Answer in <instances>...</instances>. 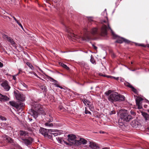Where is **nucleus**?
<instances>
[{
	"instance_id": "f257e3e1",
	"label": "nucleus",
	"mask_w": 149,
	"mask_h": 149,
	"mask_svg": "<svg viewBox=\"0 0 149 149\" xmlns=\"http://www.w3.org/2000/svg\"><path fill=\"white\" fill-rule=\"evenodd\" d=\"M101 23L103 24V25L101 29L100 32L102 36H105L107 34V31L109 29L111 30V33L113 36L115 38H118L116 42L120 43H122L123 42L126 43H129L130 41L123 38H120L114 33L111 28L109 26V23L106 20L101 21Z\"/></svg>"
},
{
	"instance_id": "f03ea898",
	"label": "nucleus",
	"mask_w": 149,
	"mask_h": 149,
	"mask_svg": "<svg viewBox=\"0 0 149 149\" xmlns=\"http://www.w3.org/2000/svg\"><path fill=\"white\" fill-rule=\"evenodd\" d=\"M85 32L84 35L83 37L79 35H76L74 34L72 35L71 36H73L75 38L81 39L82 40L89 41L92 39V36L96 35L98 32V29L96 27L92 28L89 31L87 28L84 29Z\"/></svg>"
},
{
	"instance_id": "7ed1b4c3",
	"label": "nucleus",
	"mask_w": 149,
	"mask_h": 149,
	"mask_svg": "<svg viewBox=\"0 0 149 149\" xmlns=\"http://www.w3.org/2000/svg\"><path fill=\"white\" fill-rule=\"evenodd\" d=\"M120 118L118 120V125L120 127L124 125L125 122H128L132 118V116L128 114L127 110H122L119 112Z\"/></svg>"
},
{
	"instance_id": "20e7f679",
	"label": "nucleus",
	"mask_w": 149,
	"mask_h": 149,
	"mask_svg": "<svg viewBox=\"0 0 149 149\" xmlns=\"http://www.w3.org/2000/svg\"><path fill=\"white\" fill-rule=\"evenodd\" d=\"M125 97L123 95L115 92L110 94L108 97L109 100L112 103L117 101H123L125 100Z\"/></svg>"
},
{
	"instance_id": "39448f33",
	"label": "nucleus",
	"mask_w": 149,
	"mask_h": 149,
	"mask_svg": "<svg viewBox=\"0 0 149 149\" xmlns=\"http://www.w3.org/2000/svg\"><path fill=\"white\" fill-rule=\"evenodd\" d=\"M20 138L22 141L27 146L31 144L33 141V139L30 137H28L27 139L21 137H20Z\"/></svg>"
},
{
	"instance_id": "423d86ee",
	"label": "nucleus",
	"mask_w": 149,
	"mask_h": 149,
	"mask_svg": "<svg viewBox=\"0 0 149 149\" xmlns=\"http://www.w3.org/2000/svg\"><path fill=\"white\" fill-rule=\"evenodd\" d=\"M87 143V141L83 138H80L79 140H75L74 144L77 146L80 145L82 144L85 145Z\"/></svg>"
},
{
	"instance_id": "0eeeda50",
	"label": "nucleus",
	"mask_w": 149,
	"mask_h": 149,
	"mask_svg": "<svg viewBox=\"0 0 149 149\" xmlns=\"http://www.w3.org/2000/svg\"><path fill=\"white\" fill-rule=\"evenodd\" d=\"M82 101L84 104L86 106L89 107V109L91 111H93L94 110L93 104H91V102L87 100H82Z\"/></svg>"
},
{
	"instance_id": "6e6552de",
	"label": "nucleus",
	"mask_w": 149,
	"mask_h": 149,
	"mask_svg": "<svg viewBox=\"0 0 149 149\" xmlns=\"http://www.w3.org/2000/svg\"><path fill=\"white\" fill-rule=\"evenodd\" d=\"M15 95L16 99L20 101H23L24 100V95L18 93H15Z\"/></svg>"
},
{
	"instance_id": "1a4fd4ad",
	"label": "nucleus",
	"mask_w": 149,
	"mask_h": 149,
	"mask_svg": "<svg viewBox=\"0 0 149 149\" xmlns=\"http://www.w3.org/2000/svg\"><path fill=\"white\" fill-rule=\"evenodd\" d=\"M89 146L92 149H99L98 145L93 141H89Z\"/></svg>"
},
{
	"instance_id": "9d476101",
	"label": "nucleus",
	"mask_w": 149,
	"mask_h": 149,
	"mask_svg": "<svg viewBox=\"0 0 149 149\" xmlns=\"http://www.w3.org/2000/svg\"><path fill=\"white\" fill-rule=\"evenodd\" d=\"M1 85L3 88L7 91H8L10 88V87L8 85V82L7 81L3 82L1 84Z\"/></svg>"
},
{
	"instance_id": "9b49d317",
	"label": "nucleus",
	"mask_w": 149,
	"mask_h": 149,
	"mask_svg": "<svg viewBox=\"0 0 149 149\" xmlns=\"http://www.w3.org/2000/svg\"><path fill=\"white\" fill-rule=\"evenodd\" d=\"M143 100L142 98L141 97H137L136 100V104L138 106V109H141L142 108L141 101Z\"/></svg>"
},
{
	"instance_id": "f8f14e48",
	"label": "nucleus",
	"mask_w": 149,
	"mask_h": 149,
	"mask_svg": "<svg viewBox=\"0 0 149 149\" xmlns=\"http://www.w3.org/2000/svg\"><path fill=\"white\" fill-rule=\"evenodd\" d=\"M68 141L74 144L75 140H77L75 139L76 138V136L72 134H69L68 135Z\"/></svg>"
},
{
	"instance_id": "ddd939ff",
	"label": "nucleus",
	"mask_w": 149,
	"mask_h": 149,
	"mask_svg": "<svg viewBox=\"0 0 149 149\" xmlns=\"http://www.w3.org/2000/svg\"><path fill=\"white\" fill-rule=\"evenodd\" d=\"M19 89L22 91L25 90L24 88H27V86L24 82L21 81L19 86Z\"/></svg>"
},
{
	"instance_id": "4468645a",
	"label": "nucleus",
	"mask_w": 149,
	"mask_h": 149,
	"mask_svg": "<svg viewBox=\"0 0 149 149\" xmlns=\"http://www.w3.org/2000/svg\"><path fill=\"white\" fill-rule=\"evenodd\" d=\"M19 135V139H21L20 137H23L22 136H29V133L28 132L23 131V130H20L18 134Z\"/></svg>"
},
{
	"instance_id": "2eb2a0df",
	"label": "nucleus",
	"mask_w": 149,
	"mask_h": 149,
	"mask_svg": "<svg viewBox=\"0 0 149 149\" xmlns=\"http://www.w3.org/2000/svg\"><path fill=\"white\" fill-rule=\"evenodd\" d=\"M48 130L44 128H41L39 130V132L45 136H46L48 135V133L47 132Z\"/></svg>"
},
{
	"instance_id": "dca6fc26",
	"label": "nucleus",
	"mask_w": 149,
	"mask_h": 149,
	"mask_svg": "<svg viewBox=\"0 0 149 149\" xmlns=\"http://www.w3.org/2000/svg\"><path fill=\"white\" fill-rule=\"evenodd\" d=\"M49 79L50 81L53 82L54 83V84L56 86L59 87L61 89L63 88V87L61 86H60L58 84V81L56 80H54V79L51 77H49Z\"/></svg>"
},
{
	"instance_id": "f3484780",
	"label": "nucleus",
	"mask_w": 149,
	"mask_h": 149,
	"mask_svg": "<svg viewBox=\"0 0 149 149\" xmlns=\"http://www.w3.org/2000/svg\"><path fill=\"white\" fill-rule=\"evenodd\" d=\"M58 132L57 130H48V132L49 133L53 135L54 137L57 136L58 135L60 134L58 132Z\"/></svg>"
},
{
	"instance_id": "a211bd4d",
	"label": "nucleus",
	"mask_w": 149,
	"mask_h": 149,
	"mask_svg": "<svg viewBox=\"0 0 149 149\" xmlns=\"http://www.w3.org/2000/svg\"><path fill=\"white\" fill-rule=\"evenodd\" d=\"M9 98L6 96H4L0 93V101L8 100Z\"/></svg>"
},
{
	"instance_id": "6ab92c4d",
	"label": "nucleus",
	"mask_w": 149,
	"mask_h": 149,
	"mask_svg": "<svg viewBox=\"0 0 149 149\" xmlns=\"http://www.w3.org/2000/svg\"><path fill=\"white\" fill-rule=\"evenodd\" d=\"M141 113L146 120H149V115L148 114L143 111H141Z\"/></svg>"
},
{
	"instance_id": "aec40b11",
	"label": "nucleus",
	"mask_w": 149,
	"mask_h": 149,
	"mask_svg": "<svg viewBox=\"0 0 149 149\" xmlns=\"http://www.w3.org/2000/svg\"><path fill=\"white\" fill-rule=\"evenodd\" d=\"M125 85L132 89V91L135 93H136L137 91L134 88L130 83H126Z\"/></svg>"
},
{
	"instance_id": "412c9836",
	"label": "nucleus",
	"mask_w": 149,
	"mask_h": 149,
	"mask_svg": "<svg viewBox=\"0 0 149 149\" xmlns=\"http://www.w3.org/2000/svg\"><path fill=\"white\" fill-rule=\"evenodd\" d=\"M30 114L35 118H36L38 117V113L36 111H35L31 110Z\"/></svg>"
},
{
	"instance_id": "4be33fe9",
	"label": "nucleus",
	"mask_w": 149,
	"mask_h": 149,
	"mask_svg": "<svg viewBox=\"0 0 149 149\" xmlns=\"http://www.w3.org/2000/svg\"><path fill=\"white\" fill-rule=\"evenodd\" d=\"M2 128L6 129L8 127V124L6 123H2L0 124Z\"/></svg>"
},
{
	"instance_id": "5701e85b",
	"label": "nucleus",
	"mask_w": 149,
	"mask_h": 149,
	"mask_svg": "<svg viewBox=\"0 0 149 149\" xmlns=\"http://www.w3.org/2000/svg\"><path fill=\"white\" fill-rule=\"evenodd\" d=\"M56 139L58 142L60 143H62L64 141L63 139L61 137H56Z\"/></svg>"
},
{
	"instance_id": "b1692460",
	"label": "nucleus",
	"mask_w": 149,
	"mask_h": 149,
	"mask_svg": "<svg viewBox=\"0 0 149 149\" xmlns=\"http://www.w3.org/2000/svg\"><path fill=\"white\" fill-rule=\"evenodd\" d=\"M8 41L10 42L11 44L13 46H14L15 45V43L14 42L13 40L10 38H8Z\"/></svg>"
},
{
	"instance_id": "393cba45",
	"label": "nucleus",
	"mask_w": 149,
	"mask_h": 149,
	"mask_svg": "<svg viewBox=\"0 0 149 149\" xmlns=\"http://www.w3.org/2000/svg\"><path fill=\"white\" fill-rule=\"evenodd\" d=\"M17 103L14 101H10L9 102L10 104L13 107H14L15 108L16 107H17Z\"/></svg>"
},
{
	"instance_id": "a878e982",
	"label": "nucleus",
	"mask_w": 149,
	"mask_h": 149,
	"mask_svg": "<svg viewBox=\"0 0 149 149\" xmlns=\"http://www.w3.org/2000/svg\"><path fill=\"white\" fill-rule=\"evenodd\" d=\"M60 65L61 66L63 67L66 69V70H68L69 69L68 67L66 65L64 64L63 63H60Z\"/></svg>"
},
{
	"instance_id": "bb28decb",
	"label": "nucleus",
	"mask_w": 149,
	"mask_h": 149,
	"mask_svg": "<svg viewBox=\"0 0 149 149\" xmlns=\"http://www.w3.org/2000/svg\"><path fill=\"white\" fill-rule=\"evenodd\" d=\"M23 149L19 145L17 144H15L14 146V148L12 149Z\"/></svg>"
},
{
	"instance_id": "cd10ccee",
	"label": "nucleus",
	"mask_w": 149,
	"mask_h": 149,
	"mask_svg": "<svg viewBox=\"0 0 149 149\" xmlns=\"http://www.w3.org/2000/svg\"><path fill=\"white\" fill-rule=\"evenodd\" d=\"M26 64L32 70H34L33 67L29 62H27Z\"/></svg>"
},
{
	"instance_id": "c85d7f7f",
	"label": "nucleus",
	"mask_w": 149,
	"mask_h": 149,
	"mask_svg": "<svg viewBox=\"0 0 149 149\" xmlns=\"http://www.w3.org/2000/svg\"><path fill=\"white\" fill-rule=\"evenodd\" d=\"M32 106H33V107L36 108L37 109H38L40 108L39 105L36 102L34 104H33Z\"/></svg>"
},
{
	"instance_id": "c756f323",
	"label": "nucleus",
	"mask_w": 149,
	"mask_h": 149,
	"mask_svg": "<svg viewBox=\"0 0 149 149\" xmlns=\"http://www.w3.org/2000/svg\"><path fill=\"white\" fill-rule=\"evenodd\" d=\"M45 125L46 126L49 127H52L53 126V125L52 123H45Z\"/></svg>"
},
{
	"instance_id": "7c9ffc66",
	"label": "nucleus",
	"mask_w": 149,
	"mask_h": 149,
	"mask_svg": "<svg viewBox=\"0 0 149 149\" xmlns=\"http://www.w3.org/2000/svg\"><path fill=\"white\" fill-rule=\"evenodd\" d=\"M144 108L146 109V110H147L148 112H149V104H148V105L146 104H144Z\"/></svg>"
},
{
	"instance_id": "2f4dec72",
	"label": "nucleus",
	"mask_w": 149,
	"mask_h": 149,
	"mask_svg": "<svg viewBox=\"0 0 149 149\" xmlns=\"http://www.w3.org/2000/svg\"><path fill=\"white\" fill-rule=\"evenodd\" d=\"M40 88L42 89V90H44L45 91H46L47 90V89L45 86L44 85L41 86Z\"/></svg>"
},
{
	"instance_id": "473e14b6",
	"label": "nucleus",
	"mask_w": 149,
	"mask_h": 149,
	"mask_svg": "<svg viewBox=\"0 0 149 149\" xmlns=\"http://www.w3.org/2000/svg\"><path fill=\"white\" fill-rule=\"evenodd\" d=\"M49 118L48 121L49 122H52L53 120V118L52 116L51 115H49Z\"/></svg>"
},
{
	"instance_id": "72a5a7b5",
	"label": "nucleus",
	"mask_w": 149,
	"mask_h": 149,
	"mask_svg": "<svg viewBox=\"0 0 149 149\" xmlns=\"http://www.w3.org/2000/svg\"><path fill=\"white\" fill-rule=\"evenodd\" d=\"M90 61L93 64H94L95 63V61L94 58L92 57V56L91 57Z\"/></svg>"
},
{
	"instance_id": "f704fd0d",
	"label": "nucleus",
	"mask_w": 149,
	"mask_h": 149,
	"mask_svg": "<svg viewBox=\"0 0 149 149\" xmlns=\"http://www.w3.org/2000/svg\"><path fill=\"white\" fill-rule=\"evenodd\" d=\"M88 21L89 22H92L93 21V17H88Z\"/></svg>"
},
{
	"instance_id": "c9c22d12",
	"label": "nucleus",
	"mask_w": 149,
	"mask_h": 149,
	"mask_svg": "<svg viewBox=\"0 0 149 149\" xmlns=\"http://www.w3.org/2000/svg\"><path fill=\"white\" fill-rule=\"evenodd\" d=\"M135 123V121H133L131 123V125L134 127L136 126V125H134V123Z\"/></svg>"
},
{
	"instance_id": "e433bc0d",
	"label": "nucleus",
	"mask_w": 149,
	"mask_h": 149,
	"mask_svg": "<svg viewBox=\"0 0 149 149\" xmlns=\"http://www.w3.org/2000/svg\"><path fill=\"white\" fill-rule=\"evenodd\" d=\"M130 113L131 115L134 116H135L136 115L135 113L132 110H131L130 111Z\"/></svg>"
},
{
	"instance_id": "4c0bfd02",
	"label": "nucleus",
	"mask_w": 149,
	"mask_h": 149,
	"mask_svg": "<svg viewBox=\"0 0 149 149\" xmlns=\"http://www.w3.org/2000/svg\"><path fill=\"white\" fill-rule=\"evenodd\" d=\"M17 107H16L15 108L17 109H20L21 108L20 107V106H19V103L18 104L17 103Z\"/></svg>"
},
{
	"instance_id": "58836bf2",
	"label": "nucleus",
	"mask_w": 149,
	"mask_h": 149,
	"mask_svg": "<svg viewBox=\"0 0 149 149\" xmlns=\"http://www.w3.org/2000/svg\"><path fill=\"white\" fill-rule=\"evenodd\" d=\"M85 113L86 114H88V113H89V114H91V113L90 111H88V110H87L86 109V108H85Z\"/></svg>"
},
{
	"instance_id": "ea45409f",
	"label": "nucleus",
	"mask_w": 149,
	"mask_h": 149,
	"mask_svg": "<svg viewBox=\"0 0 149 149\" xmlns=\"http://www.w3.org/2000/svg\"><path fill=\"white\" fill-rule=\"evenodd\" d=\"M19 106L21 108L22 107H23L24 106V104L22 102H20L19 103Z\"/></svg>"
},
{
	"instance_id": "a19ab883",
	"label": "nucleus",
	"mask_w": 149,
	"mask_h": 149,
	"mask_svg": "<svg viewBox=\"0 0 149 149\" xmlns=\"http://www.w3.org/2000/svg\"><path fill=\"white\" fill-rule=\"evenodd\" d=\"M107 77H110L111 78H114V79H115L116 80H118V78H119L118 77L116 78L115 77H112V76H108Z\"/></svg>"
},
{
	"instance_id": "79ce46f5",
	"label": "nucleus",
	"mask_w": 149,
	"mask_h": 149,
	"mask_svg": "<svg viewBox=\"0 0 149 149\" xmlns=\"http://www.w3.org/2000/svg\"><path fill=\"white\" fill-rule=\"evenodd\" d=\"M0 119L2 120H6V118L4 117H3L1 116H0Z\"/></svg>"
},
{
	"instance_id": "37998d69",
	"label": "nucleus",
	"mask_w": 149,
	"mask_h": 149,
	"mask_svg": "<svg viewBox=\"0 0 149 149\" xmlns=\"http://www.w3.org/2000/svg\"><path fill=\"white\" fill-rule=\"evenodd\" d=\"M18 75V74H15V75H14L13 76V79L15 80L16 79V77L17 76V75Z\"/></svg>"
},
{
	"instance_id": "c03bdc74",
	"label": "nucleus",
	"mask_w": 149,
	"mask_h": 149,
	"mask_svg": "<svg viewBox=\"0 0 149 149\" xmlns=\"http://www.w3.org/2000/svg\"><path fill=\"white\" fill-rule=\"evenodd\" d=\"M115 113V111H111L109 113V114L110 115H112V114H114Z\"/></svg>"
},
{
	"instance_id": "a18cd8bd",
	"label": "nucleus",
	"mask_w": 149,
	"mask_h": 149,
	"mask_svg": "<svg viewBox=\"0 0 149 149\" xmlns=\"http://www.w3.org/2000/svg\"><path fill=\"white\" fill-rule=\"evenodd\" d=\"M52 136V135L51 136L50 135H49V134H48V135L47 136H46L45 137H47L48 138L51 139Z\"/></svg>"
},
{
	"instance_id": "49530a36",
	"label": "nucleus",
	"mask_w": 149,
	"mask_h": 149,
	"mask_svg": "<svg viewBox=\"0 0 149 149\" xmlns=\"http://www.w3.org/2000/svg\"><path fill=\"white\" fill-rule=\"evenodd\" d=\"M18 70H19V72L17 74H19L21 73V72H22V70L21 69L19 68V69H18Z\"/></svg>"
},
{
	"instance_id": "de8ad7c7",
	"label": "nucleus",
	"mask_w": 149,
	"mask_h": 149,
	"mask_svg": "<svg viewBox=\"0 0 149 149\" xmlns=\"http://www.w3.org/2000/svg\"><path fill=\"white\" fill-rule=\"evenodd\" d=\"M110 91L106 92H105V94L107 95H109L110 94Z\"/></svg>"
},
{
	"instance_id": "09e8293b",
	"label": "nucleus",
	"mask_w": 149,
	"mask_h": 149,
	"mask_svg": "<svg viewBox=\"0 0 149 149\" xmlns=\"http://www.w3.org/2000/svg\"><path fill=\"white\" fill-rule=\"evenodd\" d=\"M18 25L21 27L22 28V29L23 30V28L22 25L20 23Z\"/></svg>"
},
{
	"instance_id": "8fccbe9b",
	"label": "nucleus",
	"mask_w": 149,
	"mask_h": 149,
	"mask_svg": "<svg viewBox=\"0 0 149 149\" xmlns=\"http://www.w3.org/2000/svg\"><path fill=\"white\" fill-rule=\"evenodd\" d=\"M3 66V65L2 63L1 62H0V67H2Z\"/></svg>"
},
{
	"instance_id": "3c124183",
	"label": "nucleus",
	"mask_w": 149,
	"mask_h": 149,
	"mask_svg": "<svg viewBox=\"0 0 149 149\" xmlns=\"http://www.w3.org/2000/svg\"><path fill=\"white\" fill-rule=\"evenodd\" d=\"M104 13H105V15H106V16L107 15V12H106V9H105L104 10Z\"/></svg>"
},
{
	"instance_id": "603ef678",
	"label": "nucleus",
	"mask_w": 149,
	"mask_h": 149,
	"mask_svg": "<svg viewBox=\"0 0 149 149\" xmlns=\"http://www.w3.org/2000/svg\"><path fill=\"white\" fill-rule=\"evenodd\" d=\"M11 17H12L13 18V19H14L15 20V21H16L17 20V19L15 18L13 16L11 15Z\"/></svg>"
},
{
	"instance_id": "864d4df0",
	"label": "nucleus",
	"mask_w": 149,
	"mask_h": 149,
	"mask_svg": "<svg viewBox=\"0 0 149 149\" xmlns=\"http://www.w3.org/2000/svg\"><path fill=\"white\" fill-rule=\"evenodd\" d=\"M93 47H94V48L95 49H97V47H96V46H94V45H93Z\"/></svg>"
},
{
	"instance_id": "5fc2aeb1",
	"label": "nucleus",
	"mask_w": 149,
	"mask_h": 149,
	"mask_svg": "<svg viewBox=\"0 0 149 149\" xmlns=\"http://www.w3.org/2000/svg\"><path fill=\"white\" fill-rule=\"evenodd\" d=\"M15 21L18 24H19L20 23L18 22V21L17 20Z\"/></svg>"
},
{
	"instance_id": "6e6d98bb",
	"label": "nucleus",
	"mask_w": 149,
	"mask_h": 149,
	"mask_svg": "<svg viewBox=\"0 0 149 149\" xmlns=\"http://www.w3.org/2000/svg\"><path fill=\"white\" fill-rule=\"evenodd\" d=\"M15 21L18 24H19L20 23L18 22V21L17 20Z\"/></svg>"
},
{
	"instance_id": "4d7b16f0",
	"label": "nucleus",
	"mask_w": 149,
	"mask_h": 149,
	"mask_svg": "<svg viewBox=\"0 0 149 149\" xmlns=\"http://www.w3.org/2000/svg\"><path fill=\"white\" fill-rule=\"evenodd\" d=\"M33 74L35 75L36 76H37V75L35 73H33Z\"/></svg>"
},
{
	"instance_id": "13d9d810",
	"label": "nucleus",
	"mask_w": 149,
	"mask_h": 149,
	"mask_svg": "<svg viewBox=\"0 0 149 149\" xmlns=\"http://www.w3.org/2000/svg\"><path fill=\"white\" fill-rule=\"evenodd\" d=\"M1 81V78L0 76V82Z\"/></svg>"
},
{
	"instance_id": "bf43d9fd",
	"label": "nucleus",
	"mask_w": 149,
	"mask_h": 149,
	"mask_svg": "<svg viewBox=\"0 0 149 149\" xmlns=\"http://www.w3.org/2000/svg\"><path fill=\"white\" fill-rule=\"evenodd\" d=\"M29 120L30 121H31L32 120V119H31V118H29Z\"/></svg>"
},
{
	"instance_id": "052dcab7",
	"label": "nucleus",
	"mask_w": 149,
	"mask_h": 149,
	"mask_svg": "<svg viewBox=\"0 0 149 149\" xmlns=\"http://www.w3.org/2000/svg\"><path fill=\"white\" fill-rule=\"evenodd\" d=\"M104 133V132H100V133Z\"/></svg>"
},
{
	"instance_id": "680f3d73",
	"label": "nucleus",
	"mask_w": 149,
	"mask_h": 149,
	"mask_svg": "<svg viewBox=\"0 0 149 149\" xmlns=\"http://www.w3.org/2000/svg\"><path fill=\"white\" fill-rule=\"evenodd\" d=\"M29 74H32V73L31 72H29Z\"/></svg>"
},
{
	"instance_id": "e2e57ef3",
	"label": "nucleus",
	"mask_w": 149,
	"mask_h": 149,
	"mask_svg": "<svg viewBox=\"0 0 149 149\" xmlns=\"http://www.w3.org/2000/svg\"><path fill=\"white\" fill-rule=\"evenodd\" d=\"M127 68L128 69L130 70H130V68H128V67H127Z\"/></svg>"
},
{
	"instance_id": "0e129e2a",
	"label": "nucleus",
	"mask_w": 149,
	"mask_h": 149,
	"mask_svg": "<svg viewBox=\"0 0 149 149\" xmlns=\"http://www.w3.org/2000/svg\"><path fill=\"white\" fill-rule=\"evenodd\" d=\"M131 64H133V62H131Z\"/></svg>"
},
{
	"instance_id": "69168bd1",
	"label": "nucleus",
	"mask_w": 149,
	"mask_h": 149,
	"mask_svg": "<svg viewBox=\"0 0 149 149\" xmlns=\"http://www.w3.org/2000/svg\"><path fill=\"white\" fill-rule=\"evenodd\" d=\"M132 70V71H135V70Z\"/></svg>"
},
{
	"instance_id": "338daca9",
	"label": "nucleus",
	"mask_w": 149,
	"mask_h": 149,
	"mask_svg": "<svg viewBox=\"0 0 149 149\" xmlns=\"http://www.w3.org/2000/svg\"><path fill=\"white\" fill-rule=\"evenodd\" d=\"M148 47H149V45H148Z\"/></svg>"
},
{
	"instance_id": "774afa93",
	"label": "nucleus",
	"mask_w": 149,
	"mask_h": 149,
	"mask_svg": "<svg viewBox=\"0 0 149 149\" xmlns=\"http://www.w3.org/2000/svg\"><path fill=\"white\" fill-rule=\"evenodd\" d=\"M140 46H142L143 45H141V44L140 45Z\"/></svg>"
}]
</instances>
